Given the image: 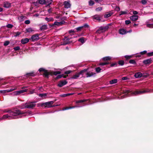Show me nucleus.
I'll list each match as a JSON object with an SVG mask.
<instances>
[{"mask_svg": "<svg viewBox=\"0 0 153 153\" xmlns=\"http://www.w3.org/2000/svg\"><path fill=\"white\" fill-rule=\"evenodd\" d=\"M86 101L85 100H78L76 101V103H81Z\"/></svg>", "mask_w": 153, "mask_h": 153, "instance_id": "37", "label": "nucleus"}, {"mask_svg": "<svg viewBox=\"0 0 153 153\" xmlns=\"http://www.w3.org/2000/svg\"><path fill=\"white\" fill-rule=\"evenodd\" d=\"M147 3L146 0H142L141 1V3L143 4H146Z\"/></svg>", "mask_w": 153, "mask_h": 153, "instance_id": "58", "label": "nucleus"}, {"mask_svg": "<svg viewBox=\"0 0 153 153\" xmlns=\"http://www.w3.org/2000/svg\"><path fill=\"white\" fill-rule=\"evenodd\" d=\"M42 70H43L44 71V74L45 76L46 77H48V76L49 75H52L53 74L55 75H56L58 74H59L61 73L60 71H54V72H49L47 70H45L42 68H40L39 70V71H41Z\"/></svg>", "mask_w": 153, "mask_h": 153, "instance_id": "1", "label": "nucleus"}, {"mask_svg": "<svg viewBox=\"0 0 153 153\" xmlns=\"http://www.w3.org/2000/svg\"><path fill=\"white\" fill-rule=\"evenodd\" d=\"M63 76V75H59L57 76L56 78V79H58L60 78Z\"/></svg>", "mask_w": 153, "mask_h": 153, "instance_id": "55", "label": "nucleus"}, {"mask_svg": "<svg viewBox=\"0 0 153 153\" xmlns=\"http://www.w3.org/2000/svg\"><path fill=\"white\" fill-rule=\"evenodd\" d=\"M10 43V42L9 41H5L4 44V45L5 46L8 45Z\"/></svg>", "mask_w": 153, "mask_h": 153, "instance_id": "41", "label": "nucleus"}, {"mask_svg": "<svg viewBox=\"0 0 153 153\" xmlns=\"http://www.w3.org/2000/svg\"><path fill=\"white\" fill-rule=\"evenodd\" d=\"M10 115L14 116L13 117V118H17V117H16L17 116L25 114V112H22L19 110H14L13 111L10 112Z\"/></svg>", "mask_w": 153, "mask_h": 153, "instance_id": "2", "label": "nucleus"}, {"mask_svg": "<svg viewBox=\"0 0 153 153\" xmlns=\"http://www.w3.org/2000/svg\"><path fill=\"white\" fill-rule=\"evenodd\" d=\"M53 101H50L48 102H46L42 104H38V106H39V105L41 106H45V107L50 108L52 107H54L58 106V105H54L52 106V105L53 104Z\"/></svg>", "mask_w": 153, "mask_h": 153, "instance_id": "3", "label": "nucleus"}, {"mask_svg": "<svg viewBox=\"0 0 153 153\" xmlns=\"http://www.w3.org/2000/svg\"><path fill=\"white\" fill-rule=\"evenodd\" d=\"M78 41L81 42L82 43H83L85 42L84 39L83 37H81L78 39Z\"/></svg>", "mask_w": 153, "mask_h": 153, "instance_id": "34", "label": "nucleus"}, {"mask_svg": "<svg viewBox=\"0 0 153 153\" xmlns=\"http://www.w3.org/2000/svg\"><path fill=\"white\" fill-rule=\"evenodd\" d=\"M147 54L148 56H153V52H150V53H147Z\"/></svg>", "mask_w": 153, "mask_h": 153, "instance_id": "50", "label": "nucleus"}, {"mask_svg": "<svg viewBox=\"0 0 153 153\" xmlns=\"http://www.w3.org/2000/svg\"><path fill=\"white\" fill-rule=\"evenodd\" d=\"M142 55H144L147 53V51H144L140 52Z\"/></svg>", "mask_w": 153, "mask_h": 153, "instance_id": "59", "label": "nucleus"}, {"mask_svg": "<svg viewBox=\"0 0 153 153\" xmlns=\"http://www.w3.org/2000/svg\"><path fill=\"white\" fill-rule=\"evenodd\" d=\"M131 92L128 90L125 91H123V93L124 94V95H127L128 96L129 95V94H128Z\"/></svg>", "mask_w": 153, "mask_h": 153, "instance_id": "31", "label": "nucleus"}, {"mask_svg": "<svg viewBox=\"0 0 153 153\" xmlns=\"http://www.w3.org/2000/svg\"><path fill=\"white\" fill-rule=\"evenodd\" d=\"M109 64L108 62H103L99 63V65L100 66H104Z\"/></svg>", "mask_w": 153, "mask_h": 153, "instance_id": "35", "label": "nucleus"}, {"mask_svg": "<svg viewBox=\"0 0 153 153\" xmlns=\"http://www.w3.org/2000/svg\"><path fill=\"white\" fill-rule=\"evenodd\" d=\"M63 4L65 8H70L71 6V4L69 1H64Z\"/></svg>", "mask_w": 153, "mask_h": 153, "instance_id": "12", "label": "nucleus"}, {"mask_svg": "<svg viewBox=\"0 0 153 153\" xmlns=\"http://www.w3.org/2000/svg\"><path fill=\"white\" fill-rule=\"evenodd\" d=\"M128 10H126L125 11H121L120 12V14H119V16H120L124 14H128Z\"/></svg>", "mask_w": 153, "mask_h": 153, "instance_id": "22", "label": "nucleus"}, {"mask_svg": "<svg viewBox=\"0 0 153 153\" xmlns=\"http://www.w3.org/2000/svg\"><path fill=\"white\" fill-rule=\"evenodd\" d=\"M29 39L27 38L22 39L21 40V42L23 44H25L29 42Z\"/></svg>", "mask_w": 153, "mask_h": 153, "instance_id": "14", "label": "nucleus"}, {"mask_svg": "<svg viewBox=\"0 0 153 153\" xmlns=\"http://www.w3.org/2000/svg\"><path fill=\"white\" fill-rule=\"evenodd\" d=\"M102 10V8L101 7H99L96 9V10L97 11H100Z\"/></svg>", "mask_w": 153, "mask_h": 153, "instance_id": "45", "label": "nucleus"}, {"mask_svg": "<svg viewBox=\"0 0 153 153\" xmlns=\"http://www.w3.org/2000/svg\"><path fill=\"white\" fill-rule=\"evenodd\" d=\"M94 19L97 20L98 21H100V16L97 15H96L94 16H93L92 17Z\"/></svg>", "mask_w": 153, "mask_h": 153, "instance_id": "18", "label": "nucleus"}, {"mask_svg": "<svg viewBox=\"0 0 153 153\" xmlns=\"http://www.w3.org/2000/svg\"><path fill=\"white\" fill-rule=\"evenodd\" d=\"M77 107V106H73V107H66V108H63V110H68L70 109H71L74 108H75V107Z\"/></svg>", "mask_w": 153, "mask_h": 153, "instance_id": "29", "label": "nucleus"}, {"mask_svg": "<svg viewBox=\"0 0 153 153\" xmlns=\"http://www.w3.org/2000/svg\"><path fill=\"white\" fill-rule=\"evenodd\" d=\"M25 24H29L30 23V21L29 20H27L25 21Z\"/></svg>", "mask_w": 153, "mask_h": 153, "instance_id": "57", "label": "nucleus"}, {"mask_svg": "<svg viewBox=\"0 0 153 153\" xmlns=\"http://www.w3.org/2000/svg\"><path fill=\"white\" fill-rule=\"evenodd\" d=\"M138 16L136 15H133L130 17V19L132 21H135L138 19Z\"/></svg>", "mask_w": 153, "mask_h": 153, "instance_id": "16", "label": "nucleus"}, {"mask_svg": "<svg viewBox=\"0 0 153 153\" xmlns=\"http://www.w3.org/2000/svg\"><path fill=\"white\" fill-rule=\"evenodd\" d=\"M13 27V25L11 24H8L6 25V27L8 28H11Z\"/></svg>", "mask_w": 153, "mask_h": 153, "instance_id": "43", "label": "nucleus"}, {"mask_svg": "<svg viewBox=\"0 0 153 153\" xmlns=\"http://www.w3.org/2000/svg\"><path fill=\"white\" fill-rule=\"evenodd\" d=\"M60 96L62 97H65L67 96V95L66 94H61L60 95Z\"/></svg>", "mask_w": 153, "mask_h": 153, "instance_id": "61", "label": "nucleus"}, {"mask_svg": "<svg viewBox=\"0 0 153 153\" xmlns=\"http://www.w3.org/2000/svg\"><path fill=\"white\" fill-rule=\"evenodd\" d=\"M94 4V2L92 0H90L89 1V4L90 6H92Z\"/></svg>", "mask_w": 153, "mask_h": 153, "instance_id": "38", "label": "nucleus"}, {"mask_svg": "<svg viewBox=\"0 0 153 153\" xmlns=\"http://www.w3.org/2000/svg\"><path fill=\"white\" fill-rule=\"evenodd\" d=\"M95 74V73H93V72H87L86 73V77H91L94 76Z\"/></svg>", "mask_w": 153, "mask_h": 153, "instance_id": "19", "label": "nucleus"}, {"mask_svg": "<svg viewBox=\"0 0 153 153\" xmlns=\"http://www.w3.org/2000/svg\"><path fill=\"white\" fill-rule=\"evenodd\" d=\"M24 18V16H20L18 18V19L19 20L21 21H22L23 20V19Z\"/></svg>", "mask_w": 153, "mask_h": 153, "instance_id": "48", "label": "nucleus"}, {"mask_svg": "<svg viewBox=\"0 0 153 153\" xmlns=\"http://www.w3.org/2000/svg\"><path fill=\"white\" fill-rule=\"evenodd\" d=\"M45 20L48 22L53 21L54 20V19H53L52 17H49V18L46 17L45 18Z\"/></svg>", "mask_w": 153, "mask_h": 153, "instance_id": "27", "label": "nucleus"}, {"mask_svg": "<svg viewBox=\"0 0 153 153\" xmlns=\"http://www.w3.org/2000/svg\"><path fill=\"white\" fill-rule=\"evenodd\" d=\"M134 76L136 78H140L142 76V74L141 73L138 72L136 73Z\"/></svg>", "mask_w": 153, "mask_h": 153, "instance_id": "20", "label": "nucleus"}, {"mask_svg": "<svg viewBox=\"0 0 153 153\" xmlns=\"http://www.w3.org/2000/svg\"><path fill=\"white\" fill-rule=\"evenodd\" d=\"M15 51H17L20 50V48L19 46H17L13 48Z\"/></svg>", "mask_w": 153, "mask_h": 153, "instance_id": "46", "label": "nucleus"}, {"mask_svg": "<svg viewBox=\"0 0 153 153\" xmlns=\"http://www.w3.org/2000/svg\"><path fill=\"white\" fill-rule=\"evenodd\" d=\"M65 22L64 21H62L60 22H55L53 25H56L57 26H59L61 25H62Z\"/></svg>", "mask_w": 153, "mask_h": 153, "instance_id": "13", "label": "nucleus"}, {"mask_svg": "<svg viewBox=\"0 0 153 153\" xmlns=\"http://www.w3.org/2000/svg\"><path fill=\"white\" fill-rule=\"evenodd\" d=\"M85 70L81 71L79 73H76L75 75H73L71 78V79H76L79 76V75L82 74Z\"/></svg>", "mask_w": 153, "mask_h": 153, "instance_id": "10", "label": "nucleus"}, {"mask_svg": "<svg viewBox=\"0 0 153 153\" xmlns=\"http://www.w3.org/2000/svg\"><path fill=\"white\" fill-rule=\"evenodd\" d=\"M117 82V79H114L111 80L110 81V83L111 84H113L116 83Z\"/></svg>", "mask_w": 153, "mask_h": 153, "instance_id": "30", "label": "nucleus"}, {"mask_svg": "<svg viewBox=\"0 0 153 153\" xmlns=\"http://www.w3.org/2000/svg\"><path fill=\"white\" fill-rule=\"evenodd\" d=\"M47 29V26L46 25H43L40 27V29L41 30H46Z\"/></svg>", "mask_w": 153, "mask_h": 153, "instance_id": "28", "label": "nucleus"}, {"mask_svg": "<svg viewBox=\"0 0 153 153\" xmlns=\"http://www.w3.org/2000/svg\"><path fill=\"white\" fill-rule=\"evenodd\" d=\"M39 38V35L37 34L33 35L31 37V39L33 42L37 41Z\"/></svg>", "mask_w": 153, "mask_h": 153, "instance_id": "8", "label": "nucleus"}, {"mask_svg": "<svg viewBox=\"0 0 153 153\" xmlns=\"http://www.w3.org/2000/svg\"><path fill=\"white\" fill-rule=\"evenodd\" d=\"M113 14V12H109L108 13L105 15L104 17L105 18H108L111 16Z\"/></svg>", "mask_w": 153, "mask_h": 153, "instance_id": "24", "label": "nucleus"}, {"mask_svg": "<svg viewBox=\"0 0 153 153\" xmlns=\"http://www.w3.org/2000/svg\"><path fill=\"white\" fill-rule=\"evenodd\" d=\"M72 72L71 71H68L65 72V74H70Z\"/></svg>", "mask_w": 153, "mask_h": 153, "instance_id": "60", "label": "nucleus"}, {"mask_svg": "<svg viewBox=\"0 0 153 153\" xmlns=\"http://www.w3.org/2000/svg\"><path fill=\"white\" fill-rule=\"evenodd\" d=\"M95 70L96 72L97 73L100 72L101 71H102V69H101L100 68H95Z\"/></svg>", "mask_w": 153, "mask_h": 153, "instance_id": "32", "label": "nucleus"}, {"mask_svg": "<svg viewBox=\"0 0 153 153\" xmlns=\"http://www.w3.org/2000/svg\"><path fill=\"white\" fill-rule=\"evenodd\" d=\"M119 33L120 34L123 35L128 33V32L125 29H121L119 30Z\"/></svg>", "mask_w": 153, "mask_h": 153, "instance_id": "17", "label": "nucleus"}, {"mask_svg": "<svg viewBox=\"0 0 153 153\" xmlns=\"http://www.w3.org/2000/svg\"><path fill=\"white\" fill-rule=\"evenodd\" d=\"M150 91L149 90H144L143 91H135L131 92V94L133 95H137L141 94H143L147 92H149Z\"/></svg>", "mask_w": 153, "mask_h": 153, "instance_id": "4", "label": "nucleus"}, {"mask_svg": "<svg viewBox=\"0 0 153 153\" xmlns=\"http://www.w3.org/2000/svg\"><path fill=\"white\" fill-rule=\"evenodd\" d=\"M11 6L10 4L7 2H4V7L8 8L10 7Z\"/></svg>", "mask_w": 153, "mask_h": 153, "instance_id": "21", "label": "nucleus"}, {"mask_svg": "<svg viewBox=\"0 0 153 153\" xmlns=\"http://www.w3.org/2000/svg\"><path fill=\"white\" fill-rule=\"evenodd\" d=\"M152 60L151 59H148L144 60L143 61V63L146 65L149 64L151 63Z\"/></svg>", "mask_w": 153, "mask_h": 153, "instance_id": "15", "label": "nucleus"}, {"mask_svg": "<svg viewBox=\"0 0 153 153\" xmlns=\"http://www.w3.org/2000/svg\"><path fill=\"white\" fill-rule=\"evenodd\" d=\"M128 79V78L126 77H124L122 78V79L123 80H127Z\"/></svg>", "mask_w": 153, "mask_h": 153, "instance_id": "64", "label": "nucleus"}, {"mask_svg": "<svg viewBox=\"0 0 153 153\" xmlns=\"http://www.w3.org/2000/svg\"><path fill=\"white\" fill-rule=\"evenodd\" d=\"M124 57L126 59H128L131 58V56L126 55L124 56Z\"/></svg>", "mask_w": 153, "mask_h": 153, "instance_id": "51", "label": "nucleus"}, {"mask_svg": "<svg viewBox=\"0 0 153 153\" xmlns=\"http://www.w3.org/2000/svg\"><path fill=\"white\" fill-rule=\"evenodd\" d=\"M7 90H4V91H0V92L1 93H2L4 94H5L7 93H8V92H7Z\"/></svg>", "mask_w": 153, "mask_h": 153, "instance_id": "52", "label": "nucleus"}, {"mask_svg": "<svg viewBox=\"0 0 153 153\" xmlns=\"http://www.w3.org/2000/svg\"><path fill=\"white\" fill-rule=\"evenodd\" d=\"M131 22L129 20H127L125 21V23L126 25H128L131 23Z\"/></svg>", "mask_w": 153, "mask_h": 153, "instance_id": "53", "label": "nucleus"}, {"mask_svg": "<svg viewBox=\"0 0 153 153\" xmlns=\"http://www.w3.org/2000/svg\"><path fill=\"white\" fill-rule=\"evenodd\" d=\"M67 83V82L66 80L60 81L58 84V86L59 87H62L66 85Z\"/></svg>", "mask_w": 153, "mask_h": 153, "instance_id": "11", "label": "nucleus"}, {"mask_svg": "<svg viewBox=\"0 0 153 153\" xmlns=\"http://www.w3.org/2000/svg\"><path fill=\"white\" fill-rule=\"evenodd\" d=\"M39 95L41 97H44L46 96V94H39Z\"/></svg>", "mask_w": 153, "mask_h": 153, "instance_id": "47", "label": "nucleus"}, {"mask_svg": "<svg viewBox=\"0 0 153 153\" xmlns=\"http://www.w3.org/2000/svg\"><path fill=\"white\" fill-rule=\"evenodd\" d=\"M117 62H114V63H112L111 64V67H114V66H117Z\"/></svg>", "mask_w": 153, "mask_h": 153, "instance_id": "42", "label": "nucleus"}, {"mask_svg": "<svg viewBox=\"0 0 153 153\" xmlns=\"http://www.w3.org/2000/svg\"><path fill=\"white\" fill-rule=\"evenodd\" d=\"M89 27V25L87 24H85L83 26H80L75 28V29L77 30V32H79L81 31L83 28H88Z\"/></svg>", "mask_w": 153, "mask_h": 153, "instance_id": "7", "label": "nucleus"}, {"mask_svg": "<svg viewBox=\"0 0 153 153\" xmlns=\"http://www.w3.org/2000/svg\"><path fill=\"white\" fill-rule=\"evenodd\" d=\"M108 28V27H101L96 32V33L100 34L105 32Z\"/></svg>", "mask_w": 153, "mask_h": 153, "instance_id": "5", "label": "nucleus"}, {"mask_svg": "<svg viewBox=\"0 0 153 153\" xmlns=\"http://www.w3.org/2000/svg\"><path fill=\"white\" fill-rule=\"evenodd\" d=\"M111 57L109 56H106L102 58V59L104 61H108L111 59Z\"/></svg>", "mask_w": 153, "mask_h": 153, "instance_id": "23", "label": "nucleus"}, {"mask_svg": "<svg viewBox=\"0 0 153 153\" xmlns=\"http://www.w3.org/2000/svg\"><path fill=\"white\" fill-rule=\"evenodd\" d=\"M21 33L20 32H15L14 33V34H15V36L16 37L19 35H20Z\"/></svg>", "mask_w": 153, "mask_h": 153, "instance_id": "44", "label": "nucleus"}, {"mask_svg": "<svg viewBox=\"0 0 153 153\" xmlns=\"http://www.w3.org/2000/svg\"><path fill=\"white\" fill-rule=\"evenodd\" d=\"M115 10L117 11L118 12L120 11V8L119 7H116L115 8Z\"/></svg>", "mask_w": 153, "mask_h": 153, "instance_id": "56", "label": "nucleus"}, {"mask_svg": "<svg viewBox=\"0 0 153 153\" xmlns=\"http://www.w3.org/2000/svg\"><path fill=\"white\" fill-rule=\"evenodd\" d=\"M35 102H32L29 104H26L25 105V107L28 108H31L34 107L36 105L35 104Z\"/></svg>", "mask_w": 153, "mask_h": 153, "instance_id": "9", "label": "nucleus"}, {"mask_svg": "<svg viewBox=\"0 0 153 153\" xmlns=\"http://www.w3.org/2000/svg\"><path fill=\"white\" fill-rule=\"evenodd\" d=\"M69 33H74L76 32V31H74V30H70L69 31Z\"/></svg>", "mask_w": 153, "mask_h": 153, "instance_id": "63", "label": "nucleus"}, {"mask_svg": "<svg viewBox=\"0 0 153 153\" xmlns=\"http://www.w3.org/2000/svg\"><path fill=\"white\" fill-rule=\"evenodd\" d=\"M27 91V89H26L25 90H22L20 91H15L11 94L14 96H16L19 95L21 93H23L25 92H26Z\"/></svg>", "mask_w": 153, "mask_h": 153, "instance_id": "6", "label": "nucleus"}, {"mask_svg": "<svg viewBox=\"0 0 153 153\" xmlns=\"http://www.w3.org/2000/svg\"><path fill=\"white\" fill-rule=\"evenodd\" d=\"M17 89V88L16 87H15L14 88H10V89H9V90H7V92H11V91H12L14 90H16Z\"/></svg>", "mask_w": 153, "mask_h": 153, "instance_id": "33", "label": "nucleus"}, {"mask_svg": "<svg viewBox=\"0 0 153 153\" xmlns=\"http://www.w3.org/2000/svg\"><path fill=\"white\" fill-rule=\"evenodd\" d=\"M39 3L42 4H47V2L45 0H39Z\"/></svg>", "mask_w": 153, "mask_h": 153, "instance_id": "26", "label": "nucleus"}, {"mask_svg": "<svg viewBox=\"0 0 153 153\" xmlns=\"http://www.w3.org/2000/svg\"><path fill=\"white\" fill-rule=\"evenodd\" d=\"M10 116L8 114H5L2 117L3 119H5L9 117Z\"/></svg>", "mask_w": 153, "mask_h": 153, "instance_id": "49", "label": "nucleus"}, {"mask_svg": "<svg viewBox=\"0 0 153 153\" xmlns=\"http://www.w3.org/2000/svg\"><path fill=\"white\" fill-rule=\"evenodd\" d=\"M141 55H141V54L140 53L138 54L137 55H136V56H136V57H141Z\"/></svg>", "mask_w": 153, "mask_h": 153, "instance_id": "62", "label": "nucleus"}, {"mask_svg": "<svg viewBox=\"0 0 153 153\" xmlns=\"http://www.w3.org/2000/svg\"><path fill=\"white\" fill-rule=\"evenodd\" d=\"M47 2V4H48V5H50L52 3L53 1L52 0H50L49 1H48Z\"/></svg>", "mask_w": 153, "mask_h": 153, "instance_id": "54", "label": "nucleus"}, {"mask_svg": "<svg viewBox=\"0 0 153 153\" xmlns=\"http://www.w3.org/2000/svg\"><path fill=\"white\" fill-rule=\"evenodd\" d=\"M124 62L123 61L121 60L118 62V64L121 66L123 65L124 64Z\"/></svg>", "mask_w": 153, "mask_h": 153, "instance_id": "36", "label": "nucleus"}, {"mask_svg": "<svg viewBox=\"0 0 153 153\" xmlns=\"http://www.w3.org/2000/svg\"><path fill=\"white\" fill-rule=\"evenodd\" d=\"M146 26L147 27L152 28H153V24H148L146 25Z\"/></svg>", "mask_w": 153, "mask_h": 153, "instance_id": "40", "label": "nucleus"}, {"mask_svg": "<svg viewBox=\"0 0 153 153\" xmlns=\"http://www.w3.org/2000/svg\"><path fill=\"white\" fill-rule=\"evenodd\" d=\"M129 63L133 64H136V62L134 59H131L129 61Z\"/></svg>", "mask_w": 153, "mask_h": 153, "instance_id": "39", "label": "nucleus"}, {"mask_svg": "<svg viewBox=\"0 0 153 153\" xmlns=\"http://www.w3.org/2000/svg\"><path fill=\"white\" fill-rule=\"evenodd\" d=\"M26 31L27 32L31 33L34 31L33 29L31 27H29L26 29Z\"/></svg>", "mask_w": 153, "mask_h": 153, "instance_id": "25", "label": "nucleus"}]
</instances>
